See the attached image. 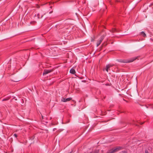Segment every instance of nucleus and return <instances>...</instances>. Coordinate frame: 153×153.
Returning a JSON list of instances; mask_svg holds the SVG:
<instances>
[{
    "instance_id": "1",
    "label": "nucleus",
    "mask_w": 153,
    "mask_h": 153,
    "mask_svg": "<svg viewBox=\"0 0 153 153\" xmlns=\"http://www.w3.org/2000/svg\"><path fill=\"white\" fill-rule=\"evenodd\" d=\"M137 59L136 57H134L129 59H117V60L121 62L128 63L133 62Z\"/></svg>"
},
{
    "instance_id": "2",
    "label": "nucleus",
    "mask_w": 153,
    "mask_h": 153,
    "mask_svg": "<svg viewBox=\"0 0 153 153\" xmlns=\"http://www.w3.org/2000/svg\"><path fill=\"white\" fill-rule=\"evenodd\" d=\"M72 98L71 97H69L67 98H66L64 97H62L61 99V101L63 102H67L69 101L72 100Z\"/></svg>"
},
{
    "instance_id": "3",
    "label": "nucleus",
    "mask_w": 153,
    "mask_h": 153,
    "mask_svg": "<svg viewBox=\"0 0 153 153\" xmlns=\"http://www.w3.org/2000/svg\"><path fill=\"white\" fill-rule=\"evenodd\" d=\"M104 38V36H102L101 37H100V40L99 41H98L97 43V46L98 47L99 45H100V43H101L102 41L103 40V39Z\"/></svg>"
},
{
    "instance_id": "4",
    "label": "nucleus",
    "mask_w": 153,
    "mask_h": 153,
    "mask_svg": "<svg viewBox=\"0 0 153 153\" xmlns=\"http://www.w3.org/2000/svg\"><path fill=\"white\" fill-rule=\"evenodd\" d=\"M52 71V70H45L43 73V76L45 75L50 73Z\"/></svg>"
},
{
    "instance_id": "5",
    "label": "nucleus",
    "mask_w": 153,
    "mask_h": 153,
    "mask_svg": "<svg viewBox=\"0 0 153 153\" xmlns=\"http://www.w3.org/2000/svg\"><path fill=\"white\" fill-rule=\"evenodd\" d=\"M123 149V147L122 146H117L115 147V152L120 150H122Z\"/></svg>"
},
{
    "instance_id": "6",
    "label": "nucleus",
    "mask_w": 153,
    "mask_h": 153,
    "mask_svg": "<svg viewBox=\"0 0 153 153\" xmlns=\"http://www.w3.org/2000/svg\"><path fill=\"white\" fill-rule=\"evenodd\" d=\"M112 65H107L106 66V68H105V70L107 72H108V69L110 68L112 66Z\"/></svg>"
},
{
    "instance_id": "7",
    "label": "nucleus",
    "mask_w": 153,
    "mask_h": 153,
    "mask_svg": "<svg viewBox=\"0 0 153 153\" xmlns=\"http://www.w3.org/2000/svg\"><path fill=\"white\" fill-rule=\"evenodd\" d=\"M70 72L71 73L73 74H74L76 73V72L75 70L73 68H71L70 70Z\"/></svg>"
},
{
    "instance_id": "8",
    "label": "nucleus",
    "mask_w": 153,
    "mask_h": 153,
    "mask_svg": "<svg viewBox=\"0 0 153 153\" xmlns=\"http://www.w3.org/2000/svg\"><path fill=\"white\" fill-rule=\"evenodd\" d=\"M11 97V96L8 97H7V98H6L3 99L2 100V101H4L7 100H9V99H10V98Z\"/></svg>"
},
{
    "instance_id": "9",
    "label": "nucleus",
    "mask_w": 153,
    "mask_h": 153,
    "mask_svg": "<svg viewBox=\"0 0 153 153\" xmlns=\"http://www.w3.org/2000/svg\"><path fill=\"white\" fill-rule=\"evenodd\" d=\"M141 34L142 35H143V36L144 37H146V34L143 31H142V32H141Z\"/></svg>"
},
{
    "instance_id": "10",
    "label": "nucleus",
    "mask_w": 153,
    "mask_h": 153,
    "mask_svg": "<svg viewBox=\"0 0 153 153\" xmlns=\"http://www.w3.org/2000/svg\"><path fill=\"white\" fill-rule=\"evenodd\" d=\"M43 15H42L41 16H40V14L39 13H38L37 14V16H38V18H42V17L43 16Z\"/></svg>"
},
{
    "instance_id": "11",
    "label": "nucleus",
    "mask_w": 153,
    "mask_h": 153,
    "mask_svg": "<svg viewBox=\"0 0 153 153\" xmlns=\"http://www.w3.org/2000/svg\"><path fill=\"white\" fill-rule=\"evenodd\" d=\"M114 152H115V149H113L112 151H110L109 152L110 153H113Z\"/></svg>"
},
{
    "instance_id": "12",
    "label": "nucleus",
    "mask_w": 153,
    "mask_h": 153,
    "mask_svg": "<svg viewBox=\"0 0 153 153\" xmlns=\"http://www.w3.org/2000/svg\"><path fill=\"white\" fill-rule=\"evenodd\" d=\"M13 136L15 137H17V135L16 134H13Z\"/></svg>"
},
{
    "instance_id": "13",
    "label": "nucleus",
    "mask_w": 153,
    "mask_h": 153,
    "mask_svg": "<svg viewBox=\"0 0 153 153\" xmlns=\"http://www.w3.org/2000/svg\"><path fill=\"white\" fill-rule=\"evenodd\" d=\"M145 153H149V152H148V151L147 150H145Z\"/></svg>"
},
{
    "instance_id": "14",
    "label": "nucleus",
    "mask_w": 153,
    "mask_h": 153,
    "mask_svg": "<svg viewBox=\"0 0 153 153\" xmlns=\"http://www.w3.org/2000/svg\"><path fill=\"white\" fill-rule=\"evenodd\" d=\"M122 153H127V152H126V151H122Z\"/></svg>"
},
{
    "instance_id": "15",
    "label": "nucleus",
    "mask_w": 153,
    "mask_h": 153,
    "mask_svg": "<svg viewBox=\"0 0 153 153\" xmlns=\"http://www.w3.org/2000/svg\"><path fill=\"white\" fill-rule=\"evenodd\" d=\"M53 12V11H52L49 12V13H51Z\"/></svg>"
},
{
    "instance_id": "16",
    "label": "nucleus",
    "mask_w": 153,
    "mask_h": 153,
    "mask_svg": "<svg viewBox=\"0 0 153 153\" xmlns=\"http://www.w3.org/2000/svg\"><path fill=\"white\" fill-rule=\"evenodd\" d=\"M118 111H117V114H119V113H118Z\"/></svg>"
},
{
    "instance_id": "17",
    "label": "nucleus",
    "mask_w": 153,
    "mask_h": 153,
    "mask_svg": "<svg viewBox=\"0 0 153 153\" xmlns=\"http://www.w3.org/2000/svg\"><path fill=\"white\" fill-rule=\"evenodd\" d=\"M52 7L51 6V7H50L51 8H52Z\"/></svg>"
},
{
    "instance_id": "18",
    "label": "nucleus",
    "mask_w": 153,
    "mask_h": 153,
    "mask_svg": "<svg viewBox=\"0 0 153 153\" xmlns=\"http://www.w3.org/2000/svg\"><path fill=\"white\" fill-rule=\"evenodd\" d=\"M115 32H116V28L115 27Z\"/></svg>"
},
{
    "instance_id": "19",
    "label": "nucleus",
    "mask_w": 153,
    "mask_h": 153,
    "mask_svg": "<svg viewBox=\"0 0 153 153\" xmlns=\"http://www.w3.org/2000/svg\"><path fill=\"white\" fill-rule=\"evenodd\" d=\"M38 7H37L38 8H39V7L38 5Z\"/></svg>"
},
{
    "instance_id": "20",
    "label": "nucleus",
    "mask_w": 153,
    "mask_h": 153,
    "mask_svg": "<svg viewBox=\"0 0 153 153\" xmlns=\"http://www.w3.org/2000/svg\"><path fill=\"white\" fill-rule=\"evenodd\" d=\"M143 124V123H141V125H142V124Z\"/></svg>"
},
{
    "instance_id": "21",
    "label": "nucleus",
    "mask_w": 153,
    "mask_h": 153,
    "mask_svg": "<svg viewBox=\"0 0 153 153\" xmlns=\"http://www.w3.org/2000/svg\"><path fill=\"white\" fill-rule=\"evenodd\" d=\"M15 100H17V99H15Z\"/></svg>"
},
{
    "instance_id": "22",
    "label": "nucleus",
    "mask_w": 153,
    "mask_h": 153,
    "mask_svg": "<svg viewBox=\"0 0 153 153\" xmlns=\"http://www.w3.org/2000/svg\"><path fill=\"white\" fill-rule=\"evenodd\" d=\"M42 119H43V117L42 116Z\"/></svg>"
},
{
    "instance_id": "23",
    "label": "nucleus",
    "mask_w": 153,
    "mask_h": 153,
    "mask_svg": "<svg viewBox=\"0 0 153 153\" xmlns=\"http://www.w3.org/2000/svg\"><path fill=\"white\" fill-rule=\"evenodd\" d=\"M15 98V97H13V99H14Z\"/></svg>"
}]
</instances>
